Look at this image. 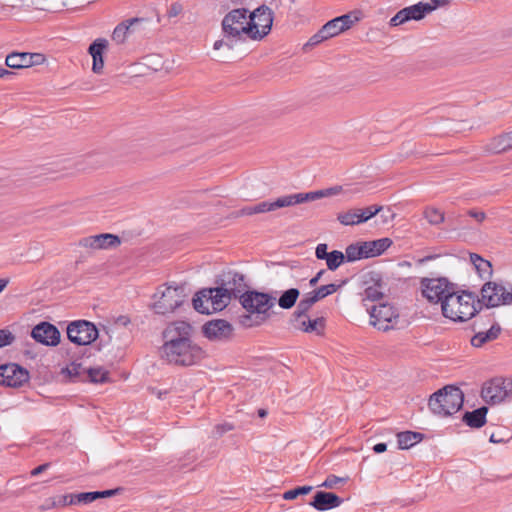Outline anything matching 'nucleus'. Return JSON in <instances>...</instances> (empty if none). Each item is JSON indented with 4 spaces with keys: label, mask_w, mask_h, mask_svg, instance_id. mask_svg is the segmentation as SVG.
Instances as JSON below:
<instances>
[{
    "label": "nucleus",
    "mask_w": 512,
    "mask_h": 512,
    "mask_svg": "<svg viewBox=\"0 0 512 512\" xmlns=\"http://www.w3.org/2000/svg\"><path fill=\"white\" fill-rule=\"evenodd\" d=\"M186 297L184 285L163 284L153 294L151 308L160 315L173 313L184 303Z\"/></svg>",
    "instance_id": "nucleus-6"
},
{
    "label": "nucleus",
    "mask_w": 512,
    "mask_h": 512,
    "mask_svg": "<svg viewBox=\"0 0 512 512\" xmlns=\"http://www.w3.org/2000/svg\"><path fill=\"white\" fill-rule=\"evenodd\" d=\"M203 333L210 340H227L232 336L233 327L226 320L216 319L203 326Z\"/></svg>",
    "instance_id": "nucleus-19"
},
{
    "label": "nucleus",
    "mask_w": 512,
    "mask_h": 512,
    "mask_svg": "<svg viewBox=\"0 0 512 512\" xmlns=\"http://www.w3.org/2000/svg\"><path fill=\"white\" fill-rule=\"evenodd\" d=\"M326 273L325 270H320L313 278L310 279L309 281V285L311 287H314L317 285V283L319 282V280L322 278V276Z\"/></svg>",
    "instance_id": "nucleus-63"
},
{
    "label": "nucleus",
    "mask_w": 512,
    "mask_h": 512,
    "mask_svg": "<svg viewBox=\"0 0 512 512\" xmlns=\"http://www.w3.org/2000/svg\"><path fill=\"white\" fill-rule=\"evenodd\" d=\"M322 29L323 33H326L328 38H332L344 32L340 24H338L336 18L328 21L325 25L322 26Z\"/></svg>",
    "instance_id": "nucleus-41"
},
{
    "label": "nucleus",
    "mask_w": 512,
    "mask_h": 512,
    "mask_svg": "<svg viewBox=\"0 0 512 512\" xmlns=\"http://www.w3.org/2000/svg\"><path fill=\"white\" fill-rule=\"evenodd\" d=\"M15 340L14 334L8 329H0V348L11 345Z\"/></svg>",
    "instance_id": "nucleus-47"
},
{
    "label": "nucleus",
    "mask_w": 512,
    "mask_h": 512,
    "mask_svg": "<svg viewBox=\"0 0 512 512\" xmlns=\"http://www.w3.org/2000/svg\"><path fill=\"white\" fill-rule=\"evenodd\" d=\"M293 323L296 328L303 332L311 333L316 332L317 334H320L324 329V319L323 318H316V319H308L307 313L303 317H299L298 319L292 315Z\"/></svg>",
    "instance_id": "nucleus-22"
},
{
    "label": "nucleus",
    "mask_w": 512,
    "mask_h": 512,
    "mask_svg": "<svg viewBox=\"0 0 512 512\" xmlns=\"http://www.w3.org/2000/svg\"><path fill=\"white\" fill-rule=\"evenodd\" d=\"M233 429H234V426L232 424H229V423L218 424L214 428V433L217 436H222L226 432L231 431Z\"/></svg>",
    "instance_id": "nucleus-57"
},
{
    "label": "nucleus",
    "mask_w": 512,
    "mask_h": 512,
    "mask_svg": "<svg viewBox=\"0 0 512 512\" xmlns=\"http://www.w3.org/2000/svg\"><path fill=\"white\" fill-rule=\"evenodd\" d=\"M275 300L267 293L248 290L240 300L246 312L238 317L239 324L245 328L261 326L270 318V309L274 307Z\"/></svg>",
    "instance_id": "nucleus-2"
},
{
    "label": "nucleus",
    "mask_w": 512,
    "mask_h": 512,
    "mask_svg": "<svg viewBox=\"0 0 512 512\" xmlns=\"http://www.w3.org/2000/svg\"><path fill=\"white\" fill-rule=\"evenodd\" d=\"M481 397L490 405L512 401V379L495 377L484 382Z\"/></svg>",
    "instance_id": "nucleus-9"
},
{
    "label": "nucleus",
    "mask_w": 512,
    "mask_h": 512,
    "mask_svg": "<svg viewBox=\"0 0 512 512\" xmlns=\"http://www.w3.org/2000/svg\"><path fill=\"white\" fill-rule=\"evenodd\" d=\"M115 195L110 193H101L98 195V205L100 204L101 207H106L109 205H113L116 202L114 201Z\"/></svg>",
    "instance_id": "nucleus-51"
},
{
    "label": "nucleus",
    "mask_w": 512,
    "mask_h": 512,
    "mask_svg": "<svg viewBox=\"0 0 512 512\" xmlns=\"http://www.w3.org/2000/svg\"><path fill=\"white\" fill-rule=\"evenodd\" d=\"M468 215L473 217L479 223L483 222L486 218V214L482 211L469 210Z\"/></svg>",
    "instance_id": "nucleus-60"
},
{
    "label": "nucleus",
    "mask_w": 512,
    "mask_h": 512,
    "mask_svg": "<svg viewBox=\"0 0 512 512\" xmlns=\"http://www.w3.org/2000/svg\"><path fill=\"white\" fill-rule=\"evenodd\" d=\"M501 332V327L498 323L493 324L489 330L485 332H478L471 338V344L474 347H481L485 343L493 341L498 338Z\"/></svg>",
    "instance_id": "nucleus-25"
},
{
    "label": "nucleus",
    "mask_w": 512,
    "mask_h": 512,
    "mask_svg": "<svg viewBox=\"0 0 512 512\" xmlns=\"http://www.w3.org/2000/svg\"><path fill=\"white\" fill-rule=\"evenodd\" d=\"M488 408L482 406L463 415V422L471 428H480L486 423Z\"/></svg>",
    "instance_id": "nucleus-24"
},
{
    "label": "nucleus",
    "mask_w": 512,
    "mask_h": 512,
    "mask_svg": "<svg viewBox=\"0 0 512 512\" xmlns=\"http://www.w3.org/2000/svg\"><path fill=\"white\" fill-rule=\"evenodd\" d=\"M338 24H340L343 31L351 28L357 21H359L357 12H350L342 16L336 17Z\"/></svg>",
    "instance_id": "nucleus-37"
},
{
    "label": "nucleus",
    "mask_w": 512,
    "mask_h": 512,
    "mask_svg": "<svg viewBox=\"0 0 512 512\" xmlns=\"http://www.w3.org/2000/svg\"><path fill=\"white\" fill-rule=\"evenodd\" d=\"M68 339L77 345H88L96 340V325L86 320H77L67 326Z\"/></svg>",
    "instance_id": "nucleus-15"
},
{
    "label": "nucleus",
    "mask_w": 512,
    "mask_h": 512,
    "mask_svg": "<svg viewBox=\"0 0 512 512\" xmlns=\"http://www.w3.org/2000/svg\"><path fill=\"white\" fill-rule=\"evenodd\" d=\"M463 402V392L458 387L447 385L430 396L428 406L433 414L447 417L458 412Z\"/></svg>",
    "instance_id": "nucleus-5"
},
{
    "label": "nucleus",
    "mask_w": 512,
    "mask_h": 512,
    "mask_svg": "<svg viewBox=\"0 0 512 512\" xmlns=\"http://www.w3.org/2000/svg\"><path fill=\"white\" fill-rule=\"evenodd\" d=\"M342 503L343 499L338 495L331 492L318 491L314 495L313 501L310 502V505L318 511H326L336 508Z\"/></svg>",
    "instance_id": "nucleus-21"
},
{
    "label": "nucleus",
    "mask_w": 512,
    "mask_h": 512,
    "mask_svg": "<svg viewBox=\"0 0 512 512\" xmlns=\"http://www.w3.org/2000/svg\"><path fill=\"white\" fill-rule=\"evenodd\" d=\"M228 294L219 286L204 288L198 291L192 299L194 309L201 314H211L222 311L231 302Z\"/></svg>",
    "instance_id": "nucleus-7"
},
{
    "label": "nucleus",
    "mask_w": 512,
    "mask_h": 512,
    "mask_svg": "<svg viewBox=\"0 0 512 512\" xmlns=\"http://www.w3.org/2000/svg\"><path fill=\"white\" fill-rule=\"evenodd\" d=\"M123 490H124L123 488L117 487L114 489L98 491V499L99 498H108V497L119 495L123 492Z\"/></svg>",
    "instance_id": "nucleus-56"
},
{
    "label": "nucleus",
    "mask_w": 512,
    "mask_h": 512,
    "mask_svg": "<svg viewBox=\"0 0 512 512\" xmlns=\"http://www.w3.org/2000/svg\"><path fill=\"white\" fill-rule=\"evenodd\" d=\"M341 191L340 186L331 187L328 189L311 191L307 193H295L289 195H283L277 198L275 201H263L255 206L254 211L256 214L265 213L269 211H274L279 208L290 207L296 204H301L304 202L315 201L324 197H329L338 194Z\"/></svg>",
    "instance_id": "nucleus-4"
},
{
    "label": "nucleus",
    "mask_w": 512,
    "mask_h": 512,
    "mask_svg": "<svg viewBox=\"0 0 512 512\" xmlns=\"http://www.w3.org/2000/svg\"><path fill=\"white\" fill-rule=\"evenodd\" d=\"M81 244L85 247L93 248L96 244V236H90L81 241Z\"/></svg>",
    "instance_id": "nucleus-62"
},
{
    "label": "nucleus",
    "mask_w": 512,
    "mask_h": 512,
    "mask_svg": "<svg viewBox=\"0 0 512 512\" xmlns=\"http://www.w3.org/2000/svg\"><path fill=\"white\" fill-rule=\"evenodd\" d=\"M344 255L348 262L366 258L362 242L348 245Z\"/></svg>",
    "instance_id": "nucleus-34"
},
{
    "label": "nucleus",
    "mask_w": 512,
    "mask_h": 512,
    "mask_svg": "<svg viewBox=\"0 0 512 512\" xmlns=\"http://www.w3.org/2000/svg\"><path fill=\"white\" fill-rule=\"evenodd\" d=\"M508 149H512V131L494 137L487 144V150L492 153H501Z\"/></svg>",
    "instance_id": "nucleus-26"
},
{
    "label": "nucleus",
    "mask_w": 512,
    "mask_h": 512,
    "mask_svg": "<svg viewBox=\"0 0 512 512\" xmlns=\"http://www.w3.org/2000/svg\"><path fill=\"white\" fill-rule=\"evenodd\" d=\"M300 295V292L297 288H290L282 293V295L278 299V305L282 309H290L295 304Z\"/></svg>",
    "instance_id": "nucleus-31"
},
{
    "label": "nucleus",
    "mask_w": 512,
    "mask_h": 512,
    "mask_svg": "<svg viewBox=\"0 0 512 512\" xmlns=\"http://www.w3.org/2000/svg\"><path fill=\"white\" fill-rule=\"evenodd\" d=\"M370 324L378 330L388 331L394 329L399 321V315L395 308L387 303L374 305L369 310Z\"/></svg>",
    "instance_id": "nucleus-13"
},
{
    "label": "nucleus",
    "mask_w": 512,
    "mask_h": 512,
    "mask_svg": "<svg viewBox=\"0 0 512 512\" xmlns=\"http://www.w3.org/2000/svg\"><path fill=\"white\" fill-rule=\"evenodd\" d=\"M327 249H328L327 244H325V243L318 244L315 249L316 258L319 260H324L325 258H327V256L330 253V252H327Z\"/></svg>",
    "instance_id": "nucleus-55"
},
{
    "label": "nucleus",
    "mask_w": 512,
    "mask_h": 512,
    "mask_svg": "<svg viewBox=\"0 0 512 512\" xmlns=\"http://www.w3.org/2000/svg\"><path fill=\"white\" fill-rule=\"evenodd\" d=\"M216 284L231 299H239V301L242 295L246 294L249 290L245 276L236 271L224 272L218 277Z\"/></svg>",
    "instance_id": "nucleus-11"
},
{
    "label": "nucleus",
    "mask_w": 512,
    "mask_h": 512,
    "mask_svg": "<svg viewBox=\"0 0 512 512\" xmlns=\"http://www.w3.org/2000/svg\"><path fill=\"white\" fill-rule=\"evenodd\" d=\"M441 310L445 318L454 322L467 321L477 312L475 297L472 293L465 291L458 293L454 289L451 294H448L446 301H443Z\"/></svg>",
    "instance_id": "nucleus-3"
},
{
    "label": "nucleus",
    "mask_w": 512,
    "mask_h": 512,
    "mask_svg": "<svg viewBox=\"0 0 512 512\" xmlns=\"http://www.w3.org/2000/svg\"><path fill=\"white\" fill-rule=\"evenodd\" d=\"M28 371L15 363L0 365V385L7 387H21L28 382Z\"/></svg>",
    "instance_id": "nucleus-17"
},
{
    "label": "nucleus",
    "mask_w": 512,
    "mask_h": 512,
    "mask_svg": "<svg viewBox=\"0 0 512 512\" xmlns=\"http://www.w3.org/2000/svg\"><path fill=\"white\" fill-rule=\"evenodd\" d=\"M144 65L157 71L161 67V59L158 55H148L143 58Z\"/></svg>",
    "instance_id": "nucleus-48"
},
{
    "label": "nucleus",
    "mask_w": 512,
    "mask_h": 512,
    "mask_svg": "<svg viewBox=\"0 0 512 512\" xmlns=\"http://www.w3.org/2000/svg\"><path fill=\"white\" fill-rule=\"evenodd\" d=\"M255 26L249 22L248 10L237 8L230 11L222 20L223 33L227 38H234L237 41L243 36L251 39V32Z\"/></svg>",
    "instance_id": "nucleus-8"
},
{
    "label": "nucleus",
    "mask_w": 512,
    "mask_h": 512,
    "mask_svg": "<svg viewBox=\"0 0 512 512\" xmlns=\"http://www.w3.org/2000/svg\"><path fill=\"white\" fill-rule=\"evenodd\" d=\"M422 295L430 302L443 305L448 294H451L455 285L446 278H423L420 282Z\"/></svg>",
    "instance_id": "nucleus-10"
},
{
    "label": "nucleus",
    "mask_w": 512,
    "mask_h": 512,
    "mask_svg": "<svg viewBox=\"0 0 512 512\" xmlns=\"http://www.w3.org/2000/svg\"><path fill=\"white\" fill-rule=\"evenodd\" d=\"M62 373L67 374L70 379H89L90 382L96 383V369L86 365L84 360L81 362H73L70 366L62 369Z\"/></svg>",
    "instance_id": "nucleus-20"
},
{
    "label": "nucleus",
    "mask_w": 512,
    "mask_h": 512,
    "mask_svg": "<svg viewBox=\"0 0 512 512\" xmlns=\"http://www.w3.org/2000/svg\"><path fill=\"white\" fill-rule=\"evenodd\" d=\"M398 448L405 450L413 447L422 441L424 435L419 432L404 431L399 432L397 435Z\"/></svg>",
    "instance_id": "nucleus-27"
},
{
    "label": "nucleus",
    "mask_w": 512,
    "mask_h": 512,
    "mask_svg": "<svg viewBox=\"0 0 512 512\" xmlns=\"http://www.w3.org/2000/svg\"><path fill=\"white\" fill-rule=\"evenodd\" d=\"M121 244L119 236L110 233L98 234V249H115Z\"/></svg>",
    "instance_id": "nucleus-32"
},
{
    "label": "nucleus",
    "mask_w": 512,
    "mask_h": 512,
    "mask_svg": "<svg viewBox=\"0 0 512 512\" xmlns=\"http://www.w3.org/2000/svg\"><path fill=\"white\" fill-rule=\"evenodd\" d=\"M481 296L487 307L511 305L512 296L509 294V288L496 282L485 283L481 289Z\"/></svg>",
    "instance_id": "nucleus-16"
},
{
    "label": "nucleus",
    "mask_w": 512,
    "mask_h": 512,
    "mask_svg": "<svg viewBox=\"0 0 512 512\" xmlns=\"http://www.w3.org/2000/svg\"><path fill=\"white\" fill-rule=\"evenodd\" d=\"M49 463H44L42 465H39L38 467L34 468L32 471H31V475L32 476H37L39 474H41L42 472H44L48 467H49Z\"/></svg>",
    "instance_id": "nucleus-64"
},
{
    "label": "nucleus",
    "mask_w": 512,
    "mask_h": 512,
    "mask_svg": "<svg viewBox=\"0 0 512 512\" xmlns=\"http://www.w3.org/2000/svg\"><path fill=\"white\" fill-rule=\"evenodd\" d=\"M129 323H130V319H129V317H128V316L120 315V316H118L117 318H114V319H113V324H112V326H121V327H125V326H127Z\"/></svg>",
    "instance_id": "nucleus-59"
},
{
    "label": "nucleus",
    "mask_w": 512,
    "mask_h": 512,
    "mask_svg": "<svg viewBox=\"0 0 512 512\" xmlns=\"http://www.w3.org/2000/svg\"><path fill=\"white\" fill-rule=\"evenodd\" d=\"M329 39L326 33H323V29L321 28L316 34H314L306 45L315 46L323 42L324 40Z\"/></svg>",
    "instance_id": "nucleus-53"
},
{
    "label": "nucleus",
    "mask_w": 512,
    "mask_h": 512,
    "mask_svg": "<svg viewBox=\"0 0 512 512\" xmlns=\"http://www.w3.org/2000/svg\"><path fill=\"white\" fill-rule=\"evenodd\" d=\"M407 20H421L425 15L433 11V7H430L429 3L419 2L415 5L403 8Z\"/></svg>",
    "instance_id": "nucleus-28"
},
{
    "label": "nucleus",
    "mask_w": 512,
    "mask_h": 512,
    "mask_svg": "<svg viewBox=\"0 0 512 512\" xmlns=\"http://www.w3.org/2000/svg\"><path fill=\"white\" fill-rule=\"evenodd\" d=\"M46 60L45 55L41 53H28V67L40 65Z\"/></svg>",
    "instance_id": "nucleus-52"
},
{
    "label": "nucleus",
    "mask_w": 512,
    "mask_h": 512,
    "mask_svg": "<svg viewBox=\"0 0 512 512\" xmlns=\"http://www.w3.org/2000/svg\"><path fill=\"white\" fill-rule=\"evenodd\" d=\"M114 381L110 376V372L98 367V384Z\"/></svg>",
    "instance_id": "nucleus-58"
},
{
    "label": "nucleus",
    "mask_w": 512,
    "mask_h": 512,
    "mask_svg": "<svg viewBox=\"0 0 512 512\" xmlns=\"http://www.w3.org/2000/svg\"><path fill=\"white\" fill-rule=\"evenodd\" d=\"M313 490L312 486H299L294 489L288 490L283 494L285 500H293L299 495H306Z\"/></svg>",
    "instance_id": "nucleus-42"
},
{
    "label": "nucleus",
    "mask_w": 512,
    "mask_h": 512,
    "mask_svg": "<svg viewBox=\"0 0 512 512\" xmlns=\"http://www.w3.org/2000/svg\"><path fill=\"white\" fill-rule=\"evenodd\" d=\"M382 297H383V293L380 290V287L378 285H372V286L367 287L364 290L362 301L364 302V305L366 306V304H365L366 301L374 302V301L380 300Z\"/></svg>",
    "instance_id": "nucleus-40"
},
{
    "label": "nucleus",
    "mask_w": 512,
    "mask_h": 512,
    "mask_svg": "<svg viewBox=\"0 0 512 512\" xmlns=\"http://www.w3.org/2000/svg\"><path fill=\"white\" fill-rule=\"evenodd\" d=\"M124 25L128 27V34L131 35H140L145 32L147 24L146 19L144 18H131L123 21Z\"/></svg>",
    "instance_id": "nucleus-33"
},
{
    "label": "nucleus",
    "mask_w": 512,
    "mask_h": 512,
    "mask_svg": "<svg viewBox=\"0 0 512 512\" xmlns=\"http://www.w3.org/2000/svg\"><path fill=\"white\" fill-rule=\"evenodd\" d=\"M424 214H425V218L432 225L441 224L445 220L444 213L436 208H433V207L427 208L425 210Z\"/></svg>",
    "instance_id": "nucleus-39"
},
{
    "label": "nucleus",
    "mask_w": 512,
    "mask_h": 512,
    "mask_svg": "<svg viewBox=\"0 0 512 512\" xmlns=\"http://www.w3.org/2000/svg\"><path fill=\"white\" fill-rule=\"evenodd\" d=\"M359 208H352L337 214V220L344 226H354L363 223Z\"/></svg>",
    "instance_id": "nucleus-29"
},
{
    "label": "nucleus",
    "mask_w": 512,
    "mask_h": 512,
    "mask_svg": "<svg viewBox=\"0 0 512 512\" xmlns=\"http://www.w3.org/2000/svg\"><path fill=\"white\" fill-rule=\"evenodd\" d=\"M237 42L236 39L234 38H227L225 35H224V38L221 39V40H217L214 45H213V48L215 50H219L221 47L223 46H226L228 49H233L234 48V45L235 43Z\"/></svg>",
    "instance_id": "nucleus-50"
},
{
    "label": "nucleus",
    "mask_w": 512,
    "mask_h": 512,
    "mask_svg": "<svg viewBox=\"0 0 512 512\" xmlns=\"http://www.w3.org/2000/svg\"><path fill=\"white\" fill-rule=\"evenodd\" d=\"M364 253L366 258H372L381 255L391 245L392 240L390 238H380L373 241L362 242Z\"/></svg>",
    "instance_id": "nucleus-23"
},
{
    "label": "nucleus",
    "mask_w": 512,
    "mask_h": 512,
    "mask_svg": "<svg viewBox=\"0 0 512 512\" xmlns=\"http://www.w3.org/2000/svg\"><path fill=\"white\" fill-rule=\"evenodd\" d=\"M109 46V42L107 39L98 38V72L102 69L104 65L103 55Z\"/></svg>",
    "instance_id": "nucleus-46"
},
{
    "label": "nucleus",
    "mask_w": 512,
    "mask_h": 512,
    "mask_svg": "<svg viewBox=\"0 0 512 512\" xmlns=\"http://www.w3.org/2000/svg\"><path fill=\"white\" fill-rule=\"evenodd\" d=\"M407 15H405V12L403 9H401L400 11H398L396 13L395 16H393L390 20V25L391 26H398V25H401L405 22H407Z\"/></svg>",
    "instance_id": "nucleus-54"
},
{
    "label": "nucleus",
    "mask_w": 512,
    "mask_h": 512,
    "mask_svg": "<svg viewBox=\"0 0 512 512\" xmlns=\"http://www.w3.org/2000/svg\"><path fill=\"white\" fill-rule=\"evenodd\" d=\"M274 16L271 7L261 5L249 14V22L255 26L251 32L252 40H261L271 31Z\"/></svg>",
    "instance_id": "nucleus-14"
},
{
    "label": "nucleus",
    "mask_w": 512,
    "mask_h": 512,
    "mask_svg": "<svg viewBox=\"0 0 512 512\" xmlns=\"http://www.w3.org/2000/svg\"><path fill=\"white\" fill-rule=\"evenodd\" d=\"M324 260H326L327 268L334 271L344 263L345 255L341 251L333 250Z\"/></svg>",
    "instance_id": "nucleus-36"
},
{
    "label": "nucleus",
    "mask_w": 512,
    "mask_h": 512,
    "mask_svg": "<svg viewBox=\"0 0 512 512\" xmlns=\"http://www.w3.org/2000/svg\"><path fill=\"white\" fill-rule=\"evenodd\" d=\"M345 284L343 281L340 284L330 283L327 285H322L313 291L305 293L301 300L299 301L296 310L294 311V316L298 319L299 317L305 316V314L311 309V307L317 303L318 301L326 298L329 295L334 294L339 288H341Z\"/></svg>",
    "instance_id": "nucleus-12"
},
{
    "label": "nucleus",
    "mask_w": 512,
    "mask_h": 512,
    "mask_svg": "<svg viewBox=\"0 0 512 512\" xmlns=\"http://www.w3.org/2000/svg\"><path fill=\"white\" fill-rule=\"evenodd\" d=\"M98 340H100V343H98V351L101 350V345H106L110 343L111 341V333H114L113 328L111 327L110 321L107 322V324H101L98 325Z\"/></svg>",
    "instance_id": "nucleus-35"
},
{
    "label": "nucleus",
    "mask_w": 512,
    "mask_h": 512,
    "mask_svg": "<svg viewBox=\"0 0 512 512\" xmlns=\"http://www.w3.org/2000/svg\"><path fill=\"white\" fill-rule=\"evenodd\" d=\"M347 480V478H342V477H338L336 475H328L327 478L325 479V481L319 485V487H324V488H327V489H333L335 488L338 484H343L345 483Z\"/></svg>",
    "instance_id": "nucleus-44"
},
{
    "label": "nucleus",
    "mask_w": 512,
    "mask_h": 512,
    "mask_svg": "<svg viewBox=\"0 0 512 512\" xmlns=\"http://www.w3.org/2000/svg\"><path fill=\"white\" fill-rule=\"evenodd\" d=\"M382 210L381 206L371 205L364 209H360L361 220L367 222L369 219L377 215Z\"/></svg>",
    "instance_id": "nucleus-45"
},
{
    "label": "nucleus",
    "mask_w": 512,
    "mask_h": 512,
    "mask_svg": "<svg viewBox=\"0 0 512 512\" xmlns=\"http://www.w3.org/2000/svg\"><path fill=\"white\" fill-rule=\"evenodd\" d=\"M60 332L49 322H40L31 331V337L46 346H56L60 342Z\"/></svg>",
    "instance_id": "nucleus-18"
},
{
    "label": "nucleus",
    "mask_w": 512,
    "mask_h": 512,
    "mask_svg": "<svg viewBox=\"0 0 512 512\" xmlns=\"http://www.w3.org/2000/svg\"><path fill=\"white\" fill-rule=\"evenodd\" d=\"M28 52H13L7 55L5 64L13 69L28 68Z\"/></svg>",
    "instance_id": "nucleus-30"
},
{
    "label": "nucleus",
    "mask_w": 512,
    "mask_h": 512,
    "mask_svg": "<svg viewBox=\"0 0 512 512\" xmlns=\"http://www.w3.org/2000/svg\"><path fill=\"white\" fill-rule=\"evenodd\" d=\"M128 27L124 25L123 22L119 23L112 33V39L117 43H124V41L129 37Z\"/></svg>",
    "instance_id": "nucleus-43"
},
{
    "label": "nucleus",
    "mask_w": 512,
    "mask_h": 512,
    "mask_svg": "<svg viewBox=\"0 0 512 512\" xmlns=\"http://www.w3.org/2000/svg\"><path fill=\"white\" fill-rule=\"evenodd\" d=\"M96 501V491L74 494L70 497L69 504H88Z\"/></svg>",
    "instance_id": "nucleus-38"
},
{
    "label": "nucleus",
    "mask_w": 512,
    "mask_h": 512,
    "mask_svg": "<svg viewBox=\"0 0 512 512\" xmlns=\"http://www.w3.org/2000/svg\"><path fill=\"white\" fill-rule=\"evenodd\" d=\"M507 440H508V438H505L504 436H502L501 433H492L489 438V441L491 443H495V444L505 443Z\"/></svg>",
    "instance_id": "nucleus-61"
},
{
    "label": "nucleus",
    "mask_w": 512,
    "mask_h": 512,
    "mask_svg": "<svg viewBox=\"0 0 512 512\" xmlns=\"http://www.w3.org/2000/svg\"><path fill=\"white\" fill-rule=\"evenodd\" d=\"M480 276L490 275L492 273L491 263L485 259H480L477 264L474 265Z\"/></svg>",
    "instance_id": "nucleus-49"
},
{
    "label": "nucleus",
    "mask_w": 512,
    "mask_h": 512,
    "mask_svg": "<svg viewBox=\"0 0 512 512\" xmlns=\"http://www.w3.org/2000/svg\"><path fill=\"white\" fill-rule=\"evenodd\" d=\"M190 329L189 324L180 322L164 332L166 341L161 347L162 358L171 364L191 366L205 357V351L189 338Z\"/></svg>",
    "instance_id": "nucleus-1"
}]
</instances>
